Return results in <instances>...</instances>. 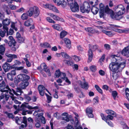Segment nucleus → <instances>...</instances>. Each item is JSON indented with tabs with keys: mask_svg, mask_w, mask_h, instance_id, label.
<instances>
[{
	"mask_svg": "<svg viewBox=\"0 0 129 129\" xmlns=\"http://www.w3.org/2000/svg\"><path fill=\"white\" fill-rule=\"evenodd\" d=\"M91 10L94 14H96L98 12L99 9L96 7L92 6L91 9Z\"/></svg>",
	"mask_w": 129,
	"mask_h": 129,
	"instance_id": "nucleus-32",
	"label": "nucleus"
},
{
	"mask_svg": "<svg viewBox=\"0 0 129 129\" xmlns=\"http://www.w3.org/2000/svg\"><path fill=\"white\" fill-rule=\"evenodd\" d=\"M112 61L109 64V68L112 72L121 71L125 67V63L121 62L122 60V58L116 55H112L111 56Z\"/></svg>",
	"mask_w": 129,
	"mask_h": 129,
	"instance_id": "nucleus-1",
	"label": "nucleus"
},
{
	"mask_svg": "<svg viewBox=\"0 0 129 129\" xmlns=\"http://www.w3.org/2000/svg\"><path fill=\"white\" fill-rule=\"evenodd\" d=\"M38 89L40 95L42 96H44V94H45V90L47 91L50 95H51L47 89H46L45 87L42 85H39L38 86Z\"/></svg>",
	"mask_w": 129,
	"mask_h": 129,
	"instance_id": "nucleus-9",
	"label": "nucleus"
},
{
	"mask_svg": "<svg viewBox=\"0 0 129 129\" xmlns=\"http://www.w3.org/2000/svg\"><path fill=\"white\" fill-rule=\"evenodd\" d=\"M16 75V69L12 70L10 72L8 73L7 74V78L9 80L12 81L13 80L14 76Z\"/></svg>",
	"mask_w": 129,
	"mask_h": 129,
	"instance_id": "nucleus-11",
	"label": "nucleus"
},
{
	"mask_svg": "<svg viewBox=\"0 0 129 129\" xmlns=\"http://www.w3.org/2000/svg\"><path fill=\"white\" fill-rule=\"evenodd\" d=\"M33 20L31 18H29L24 23V25L26 26H30L32 23Z\"/></svg>",
	"mask_w": 129,
	"mask_h": 129,
	"instance_id": "nucleus-30",
	"label": "nucleus"
},
{
	"mask_svg": "<svg viewBox=\"0 0 129 129\" xmlns=\"http://www.w3.org/2000/svg\"><path fill=\"white\" fill-rule=\"evenodd\" d=\"M40 12L38 8L36 6H34L30 8L27 11L29 16L31 17L33 15L35 18L37 17L39 15Z\"/></svg>",
	"mask_w": 129,
	"mask_h": 129,
	"instance_id": "nucleus-3",
	"label": "nucleus"
},
{
	"mask_svg": "<svg viewBox=\"0 0 129 129\" xmlns=\"http://www.w3.org/2000/svg\"><path fill=\"white\" fill-rule=\"evenodd\" d=\"M29 79H26V80H24L22 81L21 83L20 84L19 86L20 88L22 89H25L29 84V83L28 82Z\"/></svg>",
	"mask_w": 129,
	"mask_h": 129,
	"instance_id": "nucleus-17",
	"label": "nucleus"
},
{
	"mask_svg": "<svg viewBox=\"0 0 129 129\" xmlns=\"http://www.w3.org/2000/svg\"><path fill=\"white\" fill-rule=\"evenodd\" d=\"M115 116H114L113 115H108L106 116V119H107V121L108 120H112L113 119L114 117H115Z\"/></svg>",
	"mask_w": 129,
	"mask_h": 129,
	"instance_id": "nucleus-61",
	"label": "nucleus"
},
{
	"mask_svg": "<svg viewBox=\"0 0 129 129\" xmlns=\"http://www.w3.org/2000/svg\"><path fill=\"white\" fill-rule=\"evenodd\" d=\"M102 31L109 36L111 37L113 35V34L111 31H108L105 30H102Z\"/></svg>",
	"mask_w": 129,
	"mask_h": 129,
	"instance_id": "nucleus-39",
	"label": "nucleus"
},
{
	"mask_svg": "<svg viewBox=\"0 0 129 129\" xmlns=\"http://www.w3.org/2000/svg\"><path fill=\"white\" fill-rule=\"evenodd\" d=\"M121 71H117L115 72H112V77L115 79H116L121 75Z\"/></svg>",
	"mask_w": 129,
	"mask_h": 129,
	"instance_id": "nucleus-27",
	"label": "nucleus"
},
{
	"mask_svg": "<svg viewBox=\"0 0 129 129\" xmlns=\"http://www.w3.org/2000/svg\"><path fill=\"white\" fill-rule=\"evenodd\" d=\"M9 7L11 9L14 10L16 9L17 7L15 5L12 4L10 5Z\"/></svg>",
	"mask_w": 129,
	"mask_h": 129,
	"instance_id": "nucleus-63",
	"label": "nucleus"
},
{
	"mask_svg": "<svg viewBox=\"0 0 129 129\" xmlns=\"http://www.w3.org/2000/svg\"><path fill=\"white\" fill-rule=\"evenodd\" d=\"M6 88L7 89V90H7L8 91L5 92L7 93H8L9 92V94L11 95L10 96V98L12 99V100H13L14 99H15L16 98V97H15L14 96V94H13L12 92H13V91H12L13 89H12V90H11L9 87L8 86H7L6 87Z\"/></svg>",
	"mask_w": 129,
	"mask_h": 129,
	"instance_id": "nucleus-25",
	"label": "nucleus"
},
{
	"mask_svg": "<svg viewBox=\"0 0 129 129\" xmlns=\"http://www.w3.org/2000/svg\"><path fill=\"white\" fill-rule=\"evenodd\" d=\"M10 66L9 64L6 62L3 65V68L5 72L8 71L10 69Z\"/></svg>",
	"mask_w": 129,
	"mask_h": 129,
	"instance_id": "nucleus-22",
	"label": "nucleus"
},
{
	"mask_svg": "<svg viewBox=\"0 0 129 129\" xmlns=\"http://www.w3.org/2000/svg\"><path fill=\"white\" fill-rule=\"evenodd\" d=\"M45 94L47 97L48 102V103H49L51 101V99L52 98V97L51 96H49L46 93H45Z\"/></svg>",
	"mask_w": 129,
	"mask_h": 129,
	"instance_id": "nucleus-59",
	"label": "nucleus"
},
{
	"mask_svg": "<svg viewBox=\"0 0 129 129\" xmlns=\"http://www.w3.org/2000/svg\"><path fill=\"white\" fill-rule=\"evenodd\" d=\"M70 8L71 11L74 12H78L79 10V6L77 3H75V4Z\"/></svg>",
	"mask_w": 129,
	"mask_h": 129,
	"instance_id": "nucleus-20",
	"label": "nucleus"
},
{
	"mask_svg": "<svg viewBox=\"0 0 129 129\" xmlns=\"http://www.w3.org/2000/svg\"><path fill=\"white\" fill-rule=\"evenodd\" d=\"M64 62L65 63L68 65L71 66H73V63L71 61L65 59L64 60Z\"/></svg>",
	"mask_w": 129,
	"mask_h": 129,
	"instance_id": "nucleus-49",
	"label": "nucleus"
},
{
	"mask_svg": "<svg viewBox=\"0 0 129 129\" xmlns=\"http://www.w3.org/2000/svg\"><path fill=\"white\" fill-rule=\"evenodd\" d=\"M89 69L92 72H95L97 70L96 67L95 65H92L89 67Z\"/></svg>",
	"mask_w": 129,
	"mask_h": 129,
	"instance_id": "nucleus-37",
	"label": "nucleus"
},
{
	"mask_svg": "<svg viewBox=\"0 0 129 129\" xmlns=\"http://www.w3.org/2000/svg\"><path fill=\"white\" fill-rule=\"evenodd\" d=\"M88 62H90L92 59L93 53L91 49H89L88 51Z\"/></svg>",
	"mask_w": 129,
	"mask_h": 129,
	"instance_id": "nucleus-28",
	"label": "nucleus"
},
{
	"mask_svg": "<svg viewBox=\"0 0 129 129\" xmlns=\"http://www.w3.org/2000/svg\"><path fill=\"white\" fill-rule=\"evenodd\" d=\"M61 118L63 120H64L67 122H68L70 121L68 114L67 113L64 112L62 113L61 114Z\"/></svg>",
	"mask_w": 129,
	"mask_h": 129,
	"instance_id": "nucleus-24",
	"label": "nucleus"
},
{
	"mask_svg": "<svg viewBox=\"0 0 129 129\" xmlns=\"http://www.w3.org/2000/svg\"><path fill=\"white\" fill-rule=\"evenodd\" d=\"M102 88L104 90H108L109 89V87L106 85H104L103 86Z\"/></svg>",
	"mask_w": 129,
	"mask_h": 129,
	"instance_id": "nucleus-64",
	"label": "nucleus"
},
{
	"mask_svg": "<svg viewBox=\"0 0 129 129\" xmlns=\"http://www.w3.org/2000/svg\"><path fill=\"white\" fill-rule=\"evenodd\" d=\"M93 110L91 107H88L86 109V112L87 115L89 118H93V115L92 113Z\"/></svg>",
	"mask_w": 129,
	"mask_h": 129,
	"instance_id": "nucleus-15",
	"label": "nucleus"
},
{
	"mask_svg": "<svg viewBox=\"0 0 129 129\" xmlns=\"http://www.w3.org/2000/svg\"><path fill=\"white\" fill-rule=\"evenodd\" d=\"M5 55L8 57H11L13 59V58H17V56L15 54H11L6 53Z\"/></svg>",
	"mask_w": 129,
	"mask_h": 129,
	"instance_id": "nucleus-45",
	"label": "nucleus"
},
{
	"mask_svg": "<svg viewBox=\"0 0 129 129\" xmlns=\"http://www.w3.org/2000/svg\"><path fill=\"white\" fill-rule=\"evenodd\" d=\"M74 114L75 115L74 116L75 119V122H74V120L73 119L71 120L70 121L72 123H74V127L76 129H83L82 127L79 126V116L78 114L75 112L74 113Z\"/></svg>",
	"mask_w": 129,
	"mask_h": 129,
	"instance_id": "nucleus-4",
	"label": "nucleus"
},
{
	"mask_svg": "<svg viewBox=\"0 0 129 129\" xmlns=\"http://www.w3.org/2000/svg\"><path fill=\"white\" fill-rule=\"evenodd\" d=\"M54 2L56 3L58 6L61 5L63 8H64L67 6V3L64 0H53Z\"/></svg>",
	"mask_w": 129,
	"mask_h": 129,
	"instance_id": "nucleus-14",
	"label": "nucleus"
},
{
	"mask_svg": "<svg viewBox=\"0 0 129 129\" xmlns=\"http://www.w3.org/2000/svg\"><path fill=\"white\" fill-rule=\"evenodd\" d=\"M40 46L43 47L47 48H50L51 46L50 44L47 42L41 43Z\"/></svg>",
	"mask_w": 129,
	"mask_h": 129,
	"instance_id": "nucleus-38",
	"label": "nucleus"
},
{
	"mask_svg": "<svg viewBox=\"0 0 129 129\" xmlns=\"http://www.w3.org/2000/svg\"><path fill=\"white\" fill-rule=\"evenodd\" d=\"M122 54L126 57H129V45L123 49L122 51Z\"/></svg>",
	"mask_w": 129,
	"mask_h": 129,
	"instance_id": "nucleus-16",
	"label": "nucleus"
},
{
	"mask_svg": "<svg viewBox=\"0 0 129 129\" xmlns=\"http://www.w3.org/2000/svg\"><path fill=\"white\" fill-rule=\"evenodd\" d=\"M40 121V120L38 118H36L35 120L36 123H35V126L37 128H39L41 126Z\"/></svg>",
	"mask_w": 129,
	"mask_h": 129,
	"instance_id": "nucleus-33",
	"label": "nucleus"
},
{
	"mask_svg": "<svg viewBox=\"0 0 129 129\" xmlns=\"http://www.w3.org/2000/svg\"><path fill=\"white\" fill-rule=\"evenodd\" d=\"M81 87L86 90L87 89L88 87V84L86 82H84L83 84H81Z\"/></svg>",
	"mask_w": 129,
	"mask_h": 129,
	"instance_id": "nucleus-44",
	"label": "nucleus"
},
{
	"mask_svg": "<svg viewBox=\"0 0 129 129\" xmlns=\"http://www.w3.org/2000/svg\"><path fill=\"white\" fill-rule=\"evenodd\" d=\"M61 73L59 70H56L55 74V75L56 77L58 78L60 76L61 74Z\"/></svg>",
	"mask_w": 129,
	"mask_h": 129,
	"instance_id": "nucleus-53",
	"label": "nucleus"
},
{
	"mask_svg": "<svg viewBox=\"0 0 129 129\" xmlns=\"http://www.w3.org/2000/svg\"><path fill=\"white\" fill-rule=\"evenodd\" d=\"M109 14H110L111 17L114 19L119 20L121 19L122 17V14L116 12L115 13H114L113 11V13H109Z\"/></svg>",
	"mask_w": 129,
	"mask_h": 129,
	"instance_id": "nucleus-8",
	"label": "nucleus"
},
{
	"mask_svg": "<svg viewBox=\"0 0 129 129\" xmlns=\"http://www.w3.org/2000/svg\"><path fill=\"white\" fill-rule=\"evenodd\" d=\"M118 93L117 92L115 91H113L112 92V94L114 100H115L117 96Z\"/></svg>",
	"mask_w": 129,
	"mask_h": 129,
	"instance_id": "nucleus-52",
	"label": "nucleus"
},
{
	"mask_svg": "<svg viewBox=\"0 0 129 129\" xmlns=\"http://www.w3.org/2000/svg\"><path fill=\"white\" fill-rule=\"evenodd\" d=\"M100 11H105V12L107 14L113 12V11L109 9L108 5H106L105 7L104 5L102 3L99 4Z\"/></svg>",
	"mask_w": 129,
	"mask_h": 129,
	"instance_id": "nucleus-5",
	"label": "nucleus"
},
{
	"mask_svg": "<svg viewBox=\"0 0 129 129\" xmlns=\"http://www.w3.org/2000/svg\"><path fill=\"white\" fill-rule=\"evenodd\" d=\"M48 15L51 17H52L53 19L55 20L60 21L62 22H63L64 21V20L63 19L60 18L56 15L51 13L48 14Z\"/></svg>",
	"mask_w": 129,
	"mask_h": 129,
	"instance_id": "nucleus-18",
	"label": "nucleus"
},
{
	"mask_svg": "<svg viewBox=\"0 0 129 129\" xmlns=\"http://www.w3.org/2000/svg\"><path fill=\"white\" fill-rule=\"evenodd\" d=\"M5 44L2 45L0 46V54L2 55H3L4 54L5 50Z\"/></svg>",
	"mask_w": 129,
	"mask_h": 129,
	"instance_id": "nucleus-31",
	"label": "nucleus"
},
{
	"mask_svg": "<svg viewBox=\"0 0 129 129\" xmlns=\"http://www.w3.org/2000/svg\"><path fill=\"white\" fill-rule=\"evenodd\" d=\"M28 16H29L28 14L27 13H23L21 16V19L23 20H25L27 19L28 17Z\"/></svg>",
	"mask_w": 129,
	"mask_h": 129,
	"instance_id": "nucleus-41",
	"label": "nucleus"
},
{
	"mask_svg": "<svg viewBox=\"0 0 129 129\" xmlns=\"http://www.w3.org/2000/svg\"><path fill=\"white\" fill-rule=\"evenodd\" d=\"M23 59L26 62V66L28 67H30L31 66V63L26 58H24Z\"/></svg>",
	"mask_w": 129,
	"mask_h": 129,
	"instance_id": "nucleus-55",
	"label": "nucleus"
},
{
	"mask_svg": "<svg viewBox=\"0 0 129 129\" xmlns=\"http://www.w3.org/2000/svg\"><path fill=\"white\" fill-rule=\"evenodd\" d=\"M46 20L49 22L55 23V21L51 19L49 17H47L46 18Z\"/></svg>",
	"mask_w": 129,
	"mask_h": 129,
	"instance_id": "nucleus-58",
	"label": "nucleus"
},
{
	"mask_svg": "<svg viewBox=\"0 0 129 129\" xmlns=\"http://www.w3.org/2000/svg\"><path fill=\"white\" fill-rule=\"evenodd\" d=\"M28 104L27 103H24L22 104L20 107V110H24L25 108H27L28 109L30 110L33 109H38L39 108V106H38L33 107L31 106L27 105Z\"/></svg>",
	"mask_w": 129,
	"mask_h": 129,
	"instance_id": "nucleus-7",
	"label": "nucleus"
},
{
	"mask_svg": "<svg viewBox=\"0 0 129 129\" xmlns=\"http://www.w3.org/2000/svg\"><path fill=\"white\" fill-rule=\"evenodd\" d=\"M13 93L16 96L20 95L21 94V90L19 88L17 89L16 91L14 89H12Z\"/></svg>",
	"mask_w": 129,
	"mask_h": 129,
	"instance_id": "nucleus-35",
	"label": "nucleus"
},
{
	"mask_svg": "<svg viewBox=\"0 0 129 129\" xmlns=\"http://www.w3.org/2000/svg\"><path fill=\"white\" fill-rule=\"evenodd\" d=\"M94 87L95 88L96 90L99 93L102 94H103V91L98 85H94Z\"/></svg>",
	"mask_w": 129,
	"mask_h": 129,
	"instance_id": "nucleus-42",
	"label": "nucleus"
},
{
	"mask_svg": "<svg viewBox=\"0 0 129 129\" xmlns=\"http://www.w3.org/2000/svg\"><path fill=\"white\" fill-rule=\"evenodd\" d=\"M11 22L10 19H9L6 18L3 20L2 21V23L3 25V28L7 30H8L9 28L7 26L10 24Z\"/></svg>",
	"mask_w": 129,
	"mask_h": 129,
	"instance_id": "nucleus-12",
	"label": "nucleus"
},
{
	"mask_svg": "<svg viewBox=\"0 0 129 129\" xmlns=\"http://www.w3.org/2000/svg\"><path fill=\"white\" fill-rule=\"evenodd\" d=\"M85 30L87 31L92 33H96L98 34H99V31L93 29L91 28L88 27L87 28H85Z\"/></svg>",
	"mask_w": 129,
	"mask_h": 129,
	"instance_id": "nucleus-29",
	"label": "nucleus"
},
{
	"mask_svg": "<svg viewBox=\"0 0 129 129\" xmlns=\"http://www.w3.org/2000/svg\"><path fill=\"white\" fill-rule=\"evenodd\" d=\"M24 11V9L22 7L17 10L16 12H17L23 13Z\"/></svg>",
	"mask_w": 129,
	"mask_h": 129,
	"instance_id": "nucleus-60",
	"label": "nucleus"
},
{
	"mask_svg": "<svg viewBox=\"0 0 129 129\" xmlns=\"http://www.w3.org/2000/svg\"><path fill=\"white\" fill-rule=\"evenodd\" d=\"M37 110H36L34 112V113L33 114L34 115L36 116V118H38L39 120H40V118L42 116H43V113H41L38 114L37 113L38 112H41V111H43L41 109H39V108Z\"/></svg>",
	"mask_w": 129,
	"mask_h": 129,
	"instance_id": "nucleus-19",
	"label": "nucleus"
},
{
	"mask_svg": "<svg viewBox=\"0 0 129 129\" xmlns=\"http://www.w3.org/2000/svg\"><path fill=\"white\" fill-rule=\"evenodd\" d=\"M60 76L61 79L64 80H65L66 78L67 77H66V74L63 73H61Z\"/></svg>",
	"mask_w": 129,
	"mask_h": 129,
	"instance_id": "nucleus-57",
	"label": "nucleus"
},
{
	"mask_svg": "<svg viewBox=\"0 0 129 129\" xmlns=\"http://www.w3.org/2000/svg\"><path fill=\"white\" fill-rule=\"evenodd\" d=\"M106 112L109 115H113L114 116H116V113L115 112L112 110H106Z\"/></svg>",
	"mask_w": 129,
	"mask_h": 129,
	"instance_id": "nucleus-36",
	"label": "nucleus"
},
{
	"mask_svg": "<svg viewBox=\"0 0 129 129\" xmlns=\"http://www.w3.org/2000/svg\"><path fill=\"white\" fill-rule=\"evenodd\" d=\"M25 40V38L24 37H21L18 39V42L20 43H23Z\"/></svg>",
	"mask_w": 129,
	"mask_h": 129,
	"instance_id": "nucleus-56",
	"label": "nucleus"
},
{
	"mask_svg": "<svg viewBox=\"0 0 129 129\" xmlns=\"http://www.w3.org/2000/svg\"><path fill=\"white\" fill-rule=\"evenodd\" d=\"M67 32L64 31H62L60 33V36L61 38H62L65 37L67 34Z\"/></svg>",
	"mask_w": 129,
	"mask_h": 129,
	"instance_id": "nucleus-46",
	"label": "nucleus"
},
{
	"mask_svg": "<svg viewBox=\"0 0 129 129\" xmlns=\"http://www.w3.org/2000/svg\"><path fill=\"white\" fill-rule=\"evenodd\" d=\"M72 57L75 61L77 62H78L80 60V58L76 55H72Z\"/></svg>",
	"mask_w": 129,
	"mask_h": 129,
	"instance_id": "nucleus-48",
	"label": "nucleus"
},
{
	"mask_svg": "<svg viewBox=\"0 0 129 129\" xmlns=\"http://www.w3.org/2000/svg\"><path fill=\"white\" fill-rule=\"evenodd\" d=\"M62 56L65 58L67 59H70V57L65 52H62L61 53Z\"/></svg>",
	"mask_w": 129,
	"mask_h": 129,
	"instance_id": "nucleus-43",
	"label": "nucleus"
},
{
	"mask_svg": "<svg viewBox=\"0 0 129 129\" xmlns=\"http://www.w3.org/2000/svg\"><path fill=\"white\" fill-rule=\"evenodd\" d=\"M110 26L108 27V28L110 30H115L114 28L118 27L117 25H114L110 24Z\"/></svg>",
	"mask_w": 129,
	"mask_h": 129,
	"instance_id": "nucleus-51",
	"label": "nucleus"
},
{
	"mask_svg": "<svg viewBox=\"0 0 129 129\" xmlns=\"http://www.w3.org/2000/svg\"><path fill=\"white\" fill-rule=\"evenodd\" d=\"M53 28L57 30L60 31L62 29L60 26L58 24H55L52 25Z\"/></svg>",
	"mask_w": 129,
	"mask_h": 129,
	"instance_id": "nucleus-34",
	"label": "nucleus"
},
{
	"mask_svg": "<svg viewBox=\"0 0 129 129\" xmlns=\"http://www.w3.org/2000/svg\"><path fill=\"white\" fill-rule=\"evenodd\" d=\"M17 80L18 82L21 81H23L24 80L26 79H29L30 77L27 75L24 74H20L17 76Z\"/></svg>",
	"mask_w": 129,
	"mask_h": 129,
	"instance_id": "nucleus-10",
	"label": "nucleus"
},
{
	"mask_svg": "<svg viewBox=\"0 0 129 129\" xmlns=\"http://www.w3.org/2000/svg\"><path fill=\"white\" fill-rule=\"evenodd\" d=\"M125 94L127 100L129 101V90L127 88L125 89Z\"/></svg>",
	"mask_w": 129,
	"mask_h": 129,
	"instance_id": "nucleus-54",
	"label": "nucleus"
},
{
	"mask_svg": "<svg viewBox=\"0 0 129 129\" xmlns=\"http://www.w3.org/2000/svg\"><path fill=\"white\" fill-rule=\"evenodd\" d=\"M43 67V69L44 71H45L48 75L49 76H51V73L49 70L48 69L47 67L46 64L45 63H43L42 64L40 67L42 68V67Z\"/></svg>",
	"mask_w": 129,
	"mask_h": 129,
	"instance_id": "nucleus-21",
	"label": "nucleus"
},
{
	"mask_svg": "<svg viewBox=\"0 0 129 129\" xmlns=\"http://www.w3.org/2000/svg\"><path fill=\"white\" fill-rule=\"evenodd\" d=\"M89 3L87 1L85 2L83 5L80 7V10L83 13H88L90 10L91 7L97 5L98 4V0H89Z\"/></svg>",
	"mask_w": 129,
	"mask_h": 129,
	"instance_id": "nucleus-2",
	"label": "nucleus"
},
{
	"mask_svg": "<svg viewBox=\"0 0 129 129\" xmlns=\"http://www.w3.org/2000/svg\"><path fill=\"white\" fill-rule=\"evenodd\" d=\"M4 30L3 31L0 29V36L2 37H4L5 36L7 31L8 30H7L5 29H3Z\"/></svg>",
	"mask_w": 129,
	"mask_h": 129,
	"instance_id": "nucleus-47",
	"label": "nucleus"
},
{
	"mask_svg": "<svg viewBox=\"0 0 129 129\" xmlns=\"http://www.w3.org/2000/svg\"><path fill=\"white\" fill-rule=\"evenodd\" d=\"M68 5L70 7L73 5L75 3H76L73 0H67Z\"/></svg>",
	"mask_w": 129,
	"mask_h": 129,
	"instance_id": "nucleus-40",
	"label": "nucleus"
},
{
	"mask_svg": "<svg viewBox=\"0 0 129 129\" xmlns=\"http://www.w3.org/2000/svg\"><path fill=\"white\" fill-rule=\"evenodd\" d=\"M98 46L96 45L91 46L90 45H89V48L91 49H92L93 51H95L98 48Z\"/></svg>",
	"mask_w": 129,
	"mask_h": 129,
	"instance_id": "nucleus-50",
	"label": "nucleus"
},
{
	"mask_svg": "<svg viewBox=\"0 0 129 129\" xmlns=\"http://www.w3.org/2000/svg\"><path fill=\"white\" fill-rule=\"evenodd\" d=\"M65 43L68 48L70 49L71 48V43L70 40L67 38H65L64 39Z\"/></svg>",
	"mask_w": 129,
	"mask_h": 129,
	"instance_id": "nucleus-26",
	"label": "nucleus"
},
{
	"mask_svg": "<svg viewBox=\"0 0 129 129\" xmlns=\"http://www.w3.org/2000/svg\"><path fill=\"white\" fill-rule=\"evenodd\" d=\"M114 9L115 12L119 13L122 15H123L125 12V8L122 5H119L116 6Z\"/></svg>",
	"mask_w": 129,
	"mask_h": 129,
	"instance_id": "nucleus-6",
	"label": "nucleus"
},
{
	"mask_svg": "<svg viewBox=\"0 0 129 129\" xmlns=\"http://www.w3.org/2000/svg\"><path fill=\"white\" fill-rule=\"evenodd\" d=\"M6 32L7 33V35H12L13 34L14 32L13 29L10 28L9 32H8V31H7Z\"/></svg>",
	"mask_w": 129,
	"mask_h": 129,
	"instance_id": "nucleus-62",
	"label": "nucleus"
},
{
	"mask_svg": "<svg viewBox=\"0 0 129 129\" xmlns=\"http://www.w3.org/2000/svg\"><path fill=\"white\" fill-rule=\"evenodd\" d=\"M6 87V86L4 81H2V83H0V91L2 92L8 91L7 90L5 89Z\"/></svg>",
	"mask_w": 129,
	"mask_h": 129,
	"instance_id": "nucleus-23",
	"label": "nucleus"
},
{
	"mask_svg": "<svg viewBox=\"0 0 129 129\" xmlns=\"http://www.w3.org/2000/svg\"><path fill=\"white\" fill-rule=\"evenodd\" d=\"M45 7L49 9L53 12L59 13V11L57 8L53 5L51 4H46L44 6Z\"/></svg>",
	"mask_w": 129,
	"mask_h": 129,
	"instance_id": "nucleus-13",
	"label": "nucleus"
}]
</instances>
